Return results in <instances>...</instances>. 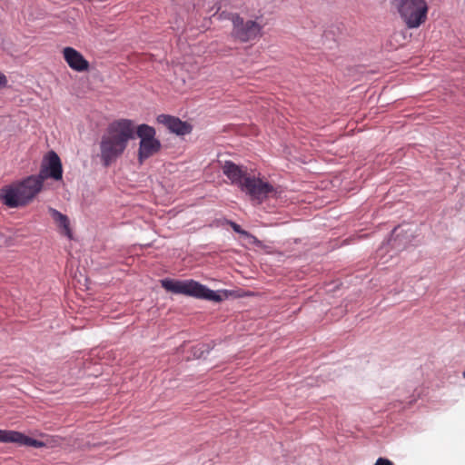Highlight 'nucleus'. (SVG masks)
<instances>
[{
	"label": "nucleus",
	"instance_id": "obj_1",
	"mask_svg": "<svg viewBox=\"0 0 465 465\" xmlns=\"http://www.w3.org/2000/svg\"><path fill=\"white\" fill-rule=\"evenodd\" d=\"M134 137L135 124L133 120L121 118L110 123L99 143V156L103 165L108 167L115 163Z\"/></svg>",
	"mask_w": 465,
	"mask_h": 465
},
{
	"label": "nucleus",
	"instance_id": "obj_2",
	"mask_svg": "<svg viewBox=\"0 0 465 465\" xmlns=\"http://www.w3.org/2000/svg\"><path fill=\"white\" fill-rule=\"evenodd\" d=\"M42 188L40 180L31 175L0 189V199L9 208L22 207L32 202Z\"/></svg>",
	"mask_w": 465,
	"mask_h": 465
},
{
	"label": "nucleus",
	"instance_id": "obj_3",
	"mask_svg": "<svg viewBox=\"0 0 465 465\" xmlns=\"http://www.w3.org/2000/svg\"><path fill=\"white\" fill-rule=\"evenodd\" d=\"M161 285L167 292L175 294H183L214 302L223 300V296L219 292L213 291L194 280L180 281L166 278L161 280Z\"/></svg>",
	"mask_w": 465,
	"mask_h": 465
},
{
	"label": "nucleus",
	"instance_id": "obj_4",
	"mask_svg": "<svg viewBox=\"0 0 465 465\" xmlns=\"http://www.w3.org/2000/svg\"><path fill=\"white\" fill-rule=\"evenodd\" d=\"M391 5L410 29L426 21L429 8L425 0H391Z\"/></svg>",
	"mask_w": 465,
	"mask_h": 465
},
{
	"label": "nucleus",
	"instance_id": "obj_5",
	"mask_svg": "<svg viewBox=\"0 0 465 465\" xmlns=\"http://www.w3.org/2000/svg\"><path fill=\"white\" fill-rule=\"evenodd\" d=\"M135 135L140 139L137 153L140 163L160 152L162 144L156 138V131L153 126L146 124L135 125Z\"/></svg>",
	"mask_w": 465,
	"mask_h": 465
},
{
	"label": "nucleus",
	"instance_id": "obj_6",
	"mask_svg": "<svg viewBox=\"0 0 465 465\" xmlns=\"http://www.w3.org/2000/svg\"><path fill=\"white\" fill-rule=\"evenodd\" d=\"M242 192L247 193L252 201L261 203L268 198L277 197L279 194L278 187L256 176L244 177L242 185Z\"/></svg>",
	"mask_w": 465,
	"mask_h": 465
},
{
	"label": "nucleus",
	"instance_id": "obj_7",
	"mask_svg": "<svg viewBox=\"0 0 465 465\" xmlns=\"http://www.w3.org/2000/svg\"><path fill=\"white\" fill-rule=\"evenodd\" d=\"M232 23V36L240 42L246 43L260 36L262 26L255 21H244L238 15L231 17Z\"/></svg>",
	"mask_w": 465,
	"mask_h": 465
},
{
	"label": "nucleus",
	"instance_id": "obj_8",
	"mask_svg": "<svg viewBox=\"0 0 465 465\" xmlns=\"http://www.w3.org/2000/svg\"><path fill=\"white\" fill-rule=\"evenodd\" d=\"M34 176L40 180L42 187L44 181L47 178H52L56 181L61 180L63 177V167L57 153L54 151L48 152L42 161L39 174Z\"/></svg>",
	"mask_w": 465,
	"mask_h": 465
},
{
	"label": "nucleus",
	"instance_id": "obj_9",
	"mask_svg": "<svg viewBox=\"0 0 465 465\" xmlns=\"http://www.w3.org/2000/svg\"><path fill=\"white\" fill-rule=\"evenodd\" d=\"M62 54L64 61L72 70L78 73L89 70V62L76 49L67 46L63 49Z\"/></svg>",
	"mask_w": 465,
	"mask_h": 465
},
{
	"label": "nucleus",
	"instance_id": "obj_10",
	"mask_svg": "<svg viewBox=\"0 0 465 465\" xmlns=\"http://www.w3.org/2000/svg\"><path fill=\"white\" fill-rule=\"evenodd\" d=\"M0 442H14L21 446L41 448L45 443L15 430H0Z\"/></svg>",
	"mask_w": 465,
	"mask_h": 465
},
{
	"label": "nucleus",
	"instance_id": "obj_11",
	"mask_svg": "<svg viewBox=\"0 0 465 465\" xmlns=\"http://www.w3.org/2000/svg\"><path fill=\"white\" fill-rule=\"evenodd\" d=\"M156 121L158 124L164 125L171 133L177 135H184L192 131V126L189 124L168 114L158 115Z\"/></svg>",
	"mask_w": 465,
	"mask_h": 465
},
{
	"label": "nucleus",
	"instance_id": "obj_12",
	"mask_svg": "<svg viewBox=\"0 0 465 465\" xmlns=\"http://www.w3.org/2000/svg\"><path fill=\"white\" fill-rule=\"evenodd\" d=\"M222 169L223 174L231 181V183L239 185L241 189L244 182V177H249L242 167L231 161H226Z\"/></svg>",
	"mask_w": 465,
	"mask_h": 465
},
{
	"label": "nucleus",
	"instance_id": "obj_13",
	"mask_svg": "<svg viewBox=\"0 0 465 465\" xmlns=\"http://www.w3.org/2000/svg\"><path fill=\"white\" fill-rule=\"evenodd\" d=\"M48 212L54 221L62 229V232L69 239H72L73 233L70 228L68 217L54 208H49Z\"/></svg>",
	"mask_w": 465,
	"mask_h": 465
},
{
	"label": "nucleus",
	"instance_id": "obj_14",
	"mask_svg": "<svg viewBox=\"0 0 465 465\" xmlns=\"http://www.w3.org/2000/svg\"><path fill=\"white\" fill-rule=\"evenodd\" d=\"M399 230V228H395L394 232H393V235H395L392 239H391L388 242V244H391L394 249H401V244L400 242H398V237H399V233L397 232Z\"/></svg>",
	"mask_w": 465,
	"mask_h": 465
},
{
	"label": "nucleus",
	"instance_id": "obj_15",
	"mask_svg": "<svg viewBox=\"0 0 465 465\" xmlns=\"http://www.w3.org/2000/svg\"><path fill=\"white\" fill-rule=\"evenodd\" d=\"M232 228L235 232H238L245 237L254 239L251 234H249L246 231L242 230L241 226L235 223H231Z\"/></svg>",
	"mask_w": 465,
	"mask_h": 465
},
{
	"label": "nucleus",
	"instance_id": "obj_16",
	"mask_svg": "<svg viewBox=\"0 0 465 465\" xmlns=\"http://www.w3.org/2000/svg\"><path fill=\"white\" fill-rule=\"evenodd\" d=\"M8 80L5 74L0 72V89H3L7 86Z\"/></svg>",
	"mask_w": 465,
	"mask_h": 465
},
{
	"label": "nucleus",
	"instance_id": "obj_17",
	"mask_svg": "<svg viewBox=\"0 0 465 465\" xmlns=\"http://www.w3.org/2000/svg\"><path fill=\"white\" fill-rule=\"evenodd\" d=\"M375 465H393V463L388 459L379 458L376 460Z\"/></svg>",
	"mask_w": 465,
	"mask_h": 465
},
{
	"label": "nucleus",
	"instance_id": "obj_18",
	"mask_svg": "<svg viewBox=\"0 0 465 465\" xmlns=\"http://www.w3.org/2000/svg\"><path fill=\"white\" fill-rule=\"evenodd\" d=\"M463 378L465 379V371H463Z\"/></svg>",
	"mask_w": 465,
	"mask_h": 465
}]
</instances>
